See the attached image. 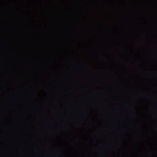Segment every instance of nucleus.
<instances>
[{
    "label": "nucleus",
    "instance_id": "obj_2",
    "mask_svg": "<svg viewBox=\"0 0 157 157\" xmlns=\"http://www.w3.org/2000/svg\"><path fill=\"white\" fill-rule=\"evenodd\" d=\"M149 157H151L150 156H149Z\"/></svg>",
    "mask_w": 157,
    "mask_h": 157
},
{
    "label": "nucleus",
    "instance_id": "obj_1",
    "mask_svg": "<svg viewBox=\"0 0 157 157\" xmlns=\"http://www.w3.org/2000/svg\"><path fill=\"white\" fill-rule=\"evenodd\" d=\"M59 157H64V156L63 155H59Z\"/></svg>",
    "mask_w": 157,
    "mask_h": 157
}]
</instances>
